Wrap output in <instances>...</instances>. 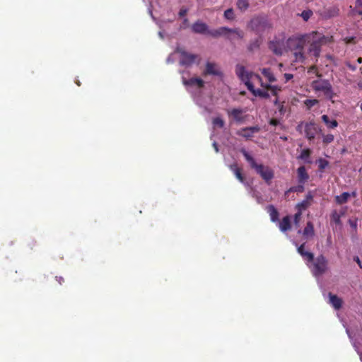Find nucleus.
I'll return each mask as SVG.
<instances>
[{"instance_id":"obj_1","label":"nucleus","mask_w":362,"mask_h":362,"mask_svg":"<svg viewBox=\"0 0 362 362\" xmlns=\"http://www.w3.org/2000/svg\"><path fill=\"white\" fill-rule=\"evenodd\" d=\"M306 43L310 44L308 52L315 57L320 55L322 45L333 42L332 36H325L317 31H313L305 34Z\"/></svg>"},{"instance_id":"obj_2","label":"nucleus","mask_w":362,"mask_h":362,"mask_svg":"<svg viewBox=\"0 0 362 362\" xmlns=\"http://www.w3.org/2000/svg\"><path fill=\"white\" fill-rule=\"evenodd\" d=\"M240 151L243 155L245 160L249 163L250 167L255 169L256 173L269 184L274 177L273 170L268 166L256 163L254 158L245 148H241Z\"/></svg>"},{"instance_id":"obj_3","label":"nucleus","mask_w":362,"mask_h":362,"mask_svg":"<svg viewBox=\"0 0 362 362\" xmlns=\"http://www.w3.org/2000/svg\"><path fill=\"white\" fill-rule=\"evenodd\" d=\"M311 263V272L316 277L323 275L329 269L328 260L323 255H318Z\"/></svg>"},{"instance_id":"obj_4","label":"nucleus","mask_w":362,"mask_h":362,"mask_svg":"<svg viewBox=\"0 0 362 362\" xmlns=\"http://www.w3.org/2000/svg\"><path fill=\"white\" fill-rule=\"evenodd\" d=\"M311 87L316 92H322L329 100L334 97L332 86L328 80H315L312 82Z\"/></svg>"},{"instance_id":"obj_5","label":"nucleus","mask_w":362,"mask_h":362,"mask_svg":"<svg viewBox=\"0 0 362 362\" xmlns=\"http://www.w3.org/2000/svg\"><path fill=\"white\" fill-rule=\"evenodd\" d=\"M250 28L255 32H263L267 28H270V24L267 18L263 16H257L253 18L250 23Z\"/></svg>"},{"instance_id":"obj_6","label":"nucleus","mask_w":362,"mask_h":362,"mask_svg":"<svg viewBox=\"0 0 362 362\" xmlns=\"http://www.w3.org/2000/svg\"><path fill=\"white\" fill-rule=\"evenodd\" d=\"M303 126V123L301 122L300 124H299L297 126L296 130L298 131L300 133H302ZM304 132H305V137L308 140H310V141L313 140L315 137L317 132V128L315 122H310L305 123L304 124Z\"/></svg>"},{"instance_id":"obj_7","label":"nucleus","mask_w":362,"mask_h":362,"mask_svg":"<svg viewBox=\"0 0 362 362\" xmlns=\"http://www.w3.org/2000/svg\"><path fill=\"white\" fill-rule=\"evenodd\" d=\"M176 51L180 54V64L182 66H189L192 65L199 57L197 54L189 53L182 48H177Z\"/></svg>"},{"instance_id":"obj_8","label":"nucleus","mask_w":362,"mask_h":362,"mask_svg":"<svg viewBox=\"0 0 362 362\" xmlns=\"http://www.w3.org/2000/svg\"><path fill=\"white\" fill-rule=\"evenodd\" d=\"M305 43V34L298 37H289L288 40V47L291 52L304 49Z\"/></svg>"},{"instance_id":"obj_9","label":"nucleus","mask_w":362,"mask_h":362,"mask_svg":"<svg viewBox=\"0 0 362 362\" xmlns=\"http://www.w3.org/2000/svg\"><path fill=\"white\" fill-rule=\"evenodd\" d=\"M235 72L237 76L244 82L247 86V82H250V79L252 77V72H248L245 70V68L243 65L238 64L236 66Z\"/></svg>"},{"instance_id":"obj_10","label":"nucleus","mask_w":362,"mask_h":362,"mask_svg":"<svg viewBox=\"0 0 362 362\" xmlns=\"http://www.w3.org/2000/svg\"><path fill=\"white\" fill-rule=\"evenodd\" d=\"M339 14V8L337 6H331L327 8H324L321 11L320 15L325 19L336 17Z\"/></svg>"},{"instance_id":"obj_11","label":"nucleus","mask_w":362,"mask_h":362,"mask_svg":"<svg viewBox=\"0 0 362 362\" xmlns=\"http://www.w3.org/2000/svg\"><path fill=\"white\" fill-rule=\"evenodd\" d=\"M259 130L260 129L258 126L245 127L241 129L238 132V134L246 139H250L253 136L255 133L258 132Z\"/></svg>"},{"instance_id":"obj_12","label":"nucleus","mask_w":362,"mask_h":362,"mask_svg":"<svg viewBox=\"0 0 362 362\" xmlns=\"http://www.w3.org/2000/svg\"><path fill=\"white\" fill-rule=\"evenodd\" d=\"M218 37L221 35H226L228 33H234L235 34L238 38L242 39L244 37V33L242 30L238 28H229L227 27H221L218 28Z\"/></svg>"},{"instance_id":"obj_13","label":"nucleus","mask_w":362,"mask_h":362,"mask_svg":"<svg viewBox=\"0 0 362 362\" xmlns=\"http://www.w3.org/2000/svg\"><path fill=\"white\" fill-rule=\"evenodd\" d=\"M247 90H250L255 96H259L262 98H269V94L267 90L262 89H255L254 85L251 82L247 83Z\"/></svg>"},{"instance_id":"obj_14","label":"nucleus","mask_w":362,"mask_h":362,"mask_svg":"<svg viewBox=\"0 0 362 362\" xmlns=\"http://www.w3.org/2000/svg\"><path fill=\"white\" fill-rule=\"evenodd\" d=\"M204 75H213V76H221L222 72L217 68L216 64L212 62H207L206 64V68L204 71Z\"/></svg>"},{"instance_id":"obj_15","label":"nucleus","mask_w":362,"mask_h":362,"mask_svg":"<svg viewBox=\"0 0 362 362\" xmlns=\"http://www.w3.org/2000/svg\"><path fill=\"white\" fill-rule=\"evenodd\" d=\"M182 83L186 86H197L199 88H202L204 86V81L200 78H191L189 79L182 78Z\"/></svg>"},{"instance_id":"obj_16","label":"nucleus","mask_w":362,"mask_h":362,"mask_svg":"<svg viewBox=\"0 0 362 362\" xmlns=\"http://www.w3.org/2000/svg\"><path fill=\"white\" fill-rule=\"evenodd\" d=\"M192 30L194 33L206 34L208 25L205 23L197 21L192 25Z\"/></svg>"},{"instance_id":"obj_17","label":"nucleus","mask_w":362,"mask_h":362,"mask_svg":"<svg viewBox=\"0 0 362 362\" xmlns=\"http://www.w3.org/2000/svg\"><path fill=\"white\" fill-rule=\"evenodd\" d=\"M284 45L279 40H272L269 43V48L276 55H281L283 53Z\"/></svg>"},{"instance_id":"obj_18","label":"nucleus","mask_w":362,"mask_h":362,"mask_svg":"<svg viewBox=\"0 0 362 362\" xmlns=\"http://www.w3.org/2000/svg\"><path fill=\"white\" fill-rule=\"evenodd\" d=\"M313 200V195L312 194V193L310 192H309L306 194L305 199L297 204V208L300 211L303 210H305L311 205Z\"/></svg>"},{"instance_id":"obj_19","label":"nucleus","mask_w":362,"mask_h":362,"mask_svg":"<svg viewBox=\"0 0 362 362\" xmlns=\"http://www.w3.org/2000/svg\"><path fill=\"white\" fill-rule=\"evenodd\" d=\"M298 181L300 184H305L309 179V175L305 166L302 165L297 169Z\"/></svg>"},{"instance_id":"obj_20","label":"nucleus","mask_w":362,"mask_h":362,"mask_svg":"<svg viewBox=\"0 0 362 362\" xmlns=\"http://www.w3.org/2000/svg\"><path fill=\"white\" fill-rule=\"evenodd\" d=\"M279 228L280 230L285 233L291 228V221L289 216H284L279 223Z\"/></svg>"},{"instance_id":"obj_21","label":"nucleus","mask_w":362,"mask_h":362,"mask_svg":"<svg viewBox=\"0 0 362 362\" xmlns=\"http://www.w3.org/2000/svg\"><path fill=\"white\" fill-rule=\"evenodd\" d=\"M230 170L234 173L235 177L242 183L245 182V177L242 173V169L236 163L230 165Z\"/></svg>"},{"instance_id":"obj_22","label":"nucleus","mask_w":362,"mask_h":362,"mask_svg":"<svg viewBox=\"0 0 362 362\" xmlns=\"http://www.w3.org/2000/svg\"><path fill=\"white\" fill-rule=\"evenodd\" d=\"M329 303L335 310H339L342 307L343 301L337 295L329 293Z\"/></svg>"},{"instance_id":"obj_23","label":"nucleus","mask_w":362,"mask_h":362,"mask_svg":"<svg viewBox=\"0 0 362 362\" xmlns=\"http://www.w3.org/2000/svg\"><path fill=\"white\" fill-rule=\"evenodd\" d=\"M344 214L345 211L344 210H341L339 212L337 210H333L330 216L331 221L334 222L336 225H340L341 223V217L344 216Z\"/></svg>"},{"instance_id":"obj_24","label":"nucleus","mask_w":362,"mask_h":362,"mask_svg":"<svg viewBox=\"0 0 362 362\" xmlns=\"http://www.w3.org/2000/svg\"><path fill=\"white\" fill-rule=\"evenodd\" d=\"M267 211L272 222H276L279 220V211L273 205H269L267 207Z\"/></svg>"},{"instance_id":"obj_25","label":"nucleus","mask_w":362,"mask_h":362,"mask_svg":"<svg viewBox=\"0 0 362 362\" xmlns=\"http://www.w3.org/2000/svg\"><path fill=\"white\" fill-rule=\"evenodd\" d=\"M322 120L325 122L327 128L334 129L338 126V122L336 119H329V117L327 115L322 116Z\"/></svg>"},{"instance_id":"obj_26","label":"nucleus","mask_w":362,"mask_h":362,"mask_svg":"<svg viewBox=\"0 0 362 362\" xmlns=\"http://www.w3.org/2000/svg\"><path fill=\"white\" fill-rule=\"evenodd\" d=\"M262 74L268 80L269 83H272L276 81L275 76H274L271 69L269 68H264L261 70Z\"/></svg>"},{"instance_id":"obj_27","label":"nucleus","mask_w":362,"mask_h":362,"mask_svg":"<svg viewBox=\"0 0 362 362\" xmlns=\"http://www.w3.org/2000/svg\"><path fill=\"white\" fill-rule=\"evenodd\" d=\"M351 194L349 192H343L341 194L335 197V202L338 204H343L348 202Z\"/></svg>"},{"instance_id":"obj_28","label":"nucleus","mask_w":362,"mask_h":362,"mask_svg":"<svg viewBox=\"0 0 362 362\" xmlns=\"http://www.w3.org/2000/svg\"><path fill=\"white\" fill-rule=\"evenodd\" d=\"M294 56V62H303L305 59L304 49H298L292 52Z\"/></svg>"},{"instance_id":"obj_29","label":"nucleus","mask_w":362,"mask_h":362,"mask_svg":"<svg viewBox=\"0 0 362 362\" xmlns=\"http://www.w3.org/2000/svg\"><path fill=\"white\" fill-rule=\"evenodd\" d=\"M303 235L306 236H313L314 235V226L312 222L308 221L303 230Z\"/></svg>"},{"instance_id":"obj_30","label":"nucleus","mask_w":362,"mask_h":362,"mask_svg":"<svg viewBox=\"0 0 362 362\" xmlns=\"http://www.w3.org/2000/svg\"><path fill=\"white\" fill-rule=\"evenodd\" d=\"M264 88L271 90L272 93L274 96H277L278 93L281 90V88L278 86H272L270 84H266Z\"/></svg>"},{"instance_id":"obj_31","label":"nucleus","mask_w":362,"mask_h":362,"mask_svg":"<svg viewBox=\"0 0 362 362\" xmlns=\"http://www.w3.org/2000/svg\"><path fill=\"white\" fill-rule=\"evenodd\" d=\"M237 6L241 11H245L249 8L248 0H238Z\"/></svg>"},{"instance_id":"obj_32","label":"nucleus","mask_w":362,"mask_h":362,"mask_svg":"<svg viewBox=\"0 0 362 362\" xmlns=\"http://www.w3.org/2000/svg\"><path fill=\"white\" fill-rule=\"evenodd\" d=\"M260 43L261 42L259 39L252 40L247 47L248 50L250 52H253L254 50L258 49L260 46Z\"/></svg>"},{"instance_id":"obj_33","label":"nucleus","mask_w":362,"mask_h":362,"mask_svg":"<svg viewBox=\"0 0 362 362\" xmlns=\"http://www.w3.org/2000/svg\"><path fill=\"white\" fill-rule=\"evenodd\" d=\"M311 155V151L309 148H305L302 150L300 156H298V158L304 160L305 161H307L308 163H310V161L307 160L308 158H310Z\"/></svg>"},{"instance_id":"obj_34","label":"nucleus","mask_w":362,"mask_h":362,"mask_svg":"<svg viewBox=\"0 0 362 362\" xmlns=\"http://www.w3.org/2000/svg\"><path fill=\"white\" fill-rule=\"evenodd\" d=\"M301 257L307 262L308 265L309 263H311L315 259L313 253L308 251L305 252Z\"/></svg>"},{"instance_id":"obj_35","label":"nucleus","mask_w":362,"mask_h":362,"mask_svg":"<svg viewBox=\"0 0 362 362\" xmlns=\"http://www.w3.org/2000/svg\"><path fill=\"white\" fill-rule=\"evenodd\" d=\"M304 190L303 184H300L298 186H293L290 187L285 193L287 194L289 192H303Z\"/></svg>"},{"instance_id":"obj_36","label":"nucleus","mask_w":362,"mask_h":362,"mask_svg":"<svg viewBox=\"0 0 362 362\" xmlns=\"http://www.w3.org/2000/svg\"><path fill=\"white\" fill-rule=\"evenodd\" d=\"M334 139V136L332 134H322V142L325 145L332 143Z\"/></svg>"},{"instance_id":"obj_37","label":"nucleus","mask_w":362,"mask_h":362,"mask_svg":"<svg viewBox=\"0 0 362 362\" xmlns=\"http://www.w3.org/2000/svg\"><path fill=\"white\" fill-rule=\"evenodd\" d=\"M212 123H213V125L215 127H219V128H223V126H224V124H225L223 119H221L219 117L214 118L213 120H212Z\"/></svg>"},{"instance_id":"obj_38","label":"nucleus","mask_w":362,"mask_h":362,"mask_svg":"<svg viewBox=\"0 0 362 362\" xmlns=\"http://www.w3.org/2000/svg\"><path fill=\"white\" fill-rule=\"evenodd\" d=\"M354 13H357L362 16V0H356L355 3V9L353 11Z\"/></svg>"},{"instance_id":"obj_39","label":"nucleus","mask_w":362,"mask_h":362,"mask_svg":"<svg viewBox=\"0 0 362 362\" xmlns=\"http://www.w3.org/2000/svg\"><path fill=\"white\" fill-rule=\"evenodd\" d=\"M319 103V100L317 99H306L304 101V104L308 107V109H310L312 107L317 105Z\"/></svg>"},{"instance_id":"obj_40","label":"nucleus","mask_w":362,"mask_h":362,"mask_svg":"<svg viewBox=\"0 0 362 362\" xmlns=\"http://www.w3.org/2000/svg\"><path fill=\"white\" fill-rule=\"evenodd\" d=\"M224 17L228 20H233L235 14L233 8H228L224 12Z\"/></svg>"},{"instance_id":"obj_41","label":"nucleus","mask_w":362,"mask_h":362,"mask_svg":"<svg viewBox=\"0 0 362 362\" xmlns=\"http://www.w3.org/2000/svg\"><path fill=\"white\" fill-rule=\"evenodd\" d=\"M313 14V13L311 10H305L301 13L300 16L305 21H308Z\"/></svg>"},{"instance_id":"obj_42","label":"nucleus","mask_w":362,"mask_h":362,"mask_svg":"<svg viewBox=\"0 0 362 362\" xmlns=\"http://www.w3.org/2000/svg\"><path fill=\"white\" fill-rule=\"evenodd\" d=\"M242 110H240V109H233L230 112V115L237 120V121H240V115L242 113Z\"/></svg>"},{"instance_id":"obj_43","label":"nucleus","mask_w":362,"mask_h":362,"mask_svg":"<svg viewBox=\"0 0 362 362\" xmlns=\"http://www.w3.org/2000/svg\"><path fill=\"white\" fill-rule=\"evenodd\" d=\"M318 163H319V169L321 171H322L329 165V162L324 158H320L318 160Z\"/></svg>"},{"instance_id":"obj_44","label":"nucleus","mask_w":362,"mask_h":362,"mask_svg":"<svg viewBox=\"0 0 362 362\" xmlns=\"http://www.w3.org/2000/svg\"><path fill=\"white\" fill-rule=\"evenodd\" d=\"M344 40L346 44H356V42L355 37H347Z\"/></svg>"},{"instance_id":"obj_45","label":"nucleus","mask_w":362,"mask_h":362,"mask_svg":"<svg viewBox=\"0 0 362 362\" xmlns=\"http://www.w3.org/2000/svg\"><path fill=\"white\" fill-rule=\"evenodd\" d=\"M206 34L209 35L210 36H211L213 37H218V29L212 30H208Z\"/></svg>"},{"instance_id":"obj_46","label":"nucleus","mask_w":362,"mask_h":362,"mask_svg":"<svg viewBox=\"0 0 362 362\" xmlns=\"http://www.w3.org/2000/svg\"><path fill=\"white\" fill-rule=\"evenodd\" d=\"M308 73H315L317 76H320L321 75L318 74L317 68L316 66L313 65L310 66L308 69Z\"/></svg>"},{"instance_id":"obj_47","label":"nucleus","mask_w":362,"mask_h":362,"mask_svg":"<svg viewBox=\"0 0 362 362\" xmlns=\"http://www.w3.org/2000/svg\"><path fill=\"white\" fill-rule=\"evenodd\" d=\"M252 76H255V78H256V79L259 82V83H260L261 86H262V87H263V88H264V86H265V85H266V84H264V83H263L262 79L261 76H260L259 74H253V73H252Z\"/></svg>"},{"instance_id":"obj_48","label":"nucleus","mask_w":362,"mask_h":362,"mask_svg":"<svg viewBox=\"0 0 362 362\" xmlns=\"http://www.w3.org/2000/svg\"><path fill=\"white\" fill-rule=\"evenodd\" d=\"M277 107H278V110H279V112L280 113V115H284L286 112V109L284 107V103L281 104H279V106H277Z\"/></svg>"},{"instance_id":"obj_49","label":"nucleus","mask_w":362,"mask_h":362,"mask_svg":"<svg viewBox=\"0 0 362 362\" xmlns=\"http://www.w3.org/2000/svg\"><path fill=\"white\" fill-rule=\"evenodd\" d=\"M305 243H303V244H301V245L298 247V249H297V251H298V252L300 255V256H302V255H303L305 252H306V251L305 250Z\"/></svg>"},{"instance_id":"obj_50","label":"nucleus","mask_w":362,"mask_h":362,"mask_svg":"<svg viewBox=\"0 0 362 362\" xmlns=\"http://www.w3.org/2000/svg\"><path fill=\"white\" fill-rule=\"evenodd\" d=\"M301 216V211H299L294 215V222L296 224H298L299 223V221L300 219Z\"/></svg>"},{"instance_id":"obj_51","label":"nucleus","mask_w":362,"mask_h":362,"mask_svg":"<svg viewBox=\"0 0 362 362\" xmlns=\"http://www.w3.org/2000/svg\"><path fill=\"white\" fill-rule=\"evenodd\" d=\"M269 124L272 126H277L280 124V122L279 119L272 118L269 120Z\"/></svg>"},{"instance_id":"obj_52","label":"nucleus","mask_w":362,"mask_h":362,"mask_svg":"<svg viewBox=\"0 0 362 362\" xmlns=\"http://www.w3.org/2000/svg\"><path fill=\"white\" fill-rule=\"evenodd\" d=\"M188 10L185 8H182L179 11V16L184 17L187 13Z\"/></svg>"},{"instance_id":"obj_53","label":"nucleus","mask_w":362,"mask_h":362,"mask_svg":"<svg viewBox=\"0 0 362 362\" xmlns=\"http://www.w3.org/2000/svg\"><path fill=\"white\" fill-rule=\"evenodd\" d=\"M345 64L350 70L353 71L356 70V66L351 64L349 62H346Z\"/></svg>"},{"instance_id":"obj_54","label":"nucleus","mask_w":362,"mask_h":362,"mask_svg":"<svg viewBox=\"0 0 362 362\" xmlns=\"http://www.w3.org/2000/svg\"><path fill=\"white\" fill-rule=\"evenodd\" d=\"M354 261L357 263L361 269H362V262L358 256L354 257Z\"/></svg>"},{"instance_id":"obj_55","label":"nucleus","mask_w":362,"mask_h":362,"mask_svg":"<svg viewBox=\"0 0 362 362\" xmlns=\"http://www.w3.org/2000/svg\"><path fill=\"white\" fill-rule=\"evenodd\" d=\"M284 77L286 78V81H288L289 80H291V78H293V74H284Z\"/></svg>"},{"instance_id":"obj_56","label":"nucleus","mask_w":362,"mask_h":362,"mask_svg":"<svg viewBox=\"0 0 362 362\" xmlns=\"http://www.w3.org/2000/svg\"><path fill=\"white\" fill-rule=\"evenodd\" d=\"M56 280L61 285L63 282H64V278L62 276H56Z\"/></svg>"},{"instance_id":"obj_57","label":"nucleus","mask_w":362,"mask_h":362,"mask_svg":"<svg viewBox=\"0 0 362 362\" xmlns=\"http://www.w3.org/2000/svg\"><path fill=\"white\" fill-rule=\"evenodd\" d=\"M213 146L216 151V152H218V146L216 142H214Z\"/></svg>"},{"instance_id":"obj_58","label":"nucleus","mask_w":362,"mask_h":362,"mask_svg":"<svg viewBox=\"0 0 362 362\" xmlns=\"http://www.w3.org/2000/svg\"><path fill=\"white\" fill-rule=\"evenodd\" d=\"M281 103H280V102L279 101L278 98L276 97V99H275V100L274 101V105H276V106H279V104H281Z\"/></svg>"},{"instance_id":"obj_59","label":"nucleus","mask_w":362,"mask_h":362,"mask_svg":"<svg viewBox=\"0 0 362 362\" xmlns=\"http://www.w3.org/2000/svg\"><path fill=\"white\" fill-rule=\"evenodd\" d=\"M357 62H358V64H361V63H362V57H358V58L357 59Z\"/></svg>"},{"instance_id":"obj_60","label":"nucleus","mask_w":362,"mask_h":362,"mask_svg":"<svg viewBox=\"0 0 362 362\" xmlns=\"http://www.w3.org/2000/svg\"><path fill=\"white\" fill-rule=\"evenodd\" d=\"M187 23H188V19L187 18H185L184 21H183V23L184 24H187Z\"/></svg>"},{"instance_id":"obj_61","label":"nucleus","mask_w":362,"mask_h":362,"mask_svg":"<svg viewBox=\"0 0 362 362\" xmlns=\"http://www.w3.org/2000/svg\"><path fill=\"white\" fill-rule=\"evenodd\" d=\"M281 139L284 140V141L287 140V137H281Z\"/></svg>"},{"instance_id":"obj_62","label":"nucleus","mask_w":362,"mask_h":362,"mask_svg":"<svg viewBox=\"0 0 362 362\" xmlns=\"http://www.w3.org/2000/svg\"><path fill=\"white\" fill-rule=\"evenodd\" d=\"M76 83H77V85H78V86H81V83H80V82H79V81H78V82H76Z\"/></svg>"},{"instance_id":"obj_63","label":"nucleus","mask_w":362,"mask_h":362,"mask_svg":"<svg viewBox=\"0 0 362 362\" xmlns=\"http://www.w3.org/2000/svg\"><path fill=\"white\" fill-rule=\"evenodd\" d=\"M352 195H353L354 197H355L356 193H355V192H353Z\"/></svg>"},{"instance_id":"obj_64","label":"nucleus","mask_w":362,"mask_h":362,"mask_svg":"<svg viewBox=\"0 0 362 362\" xmlns=\"http://www.w3.org/2000/svg\"><path fill=\"white\" fill-rule=\"evenodd\" d=\"M361 110H362V104L361 105Z\"/></svg>"}]
</instances>
